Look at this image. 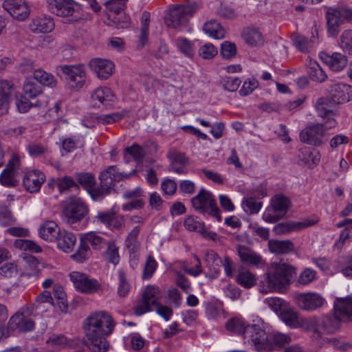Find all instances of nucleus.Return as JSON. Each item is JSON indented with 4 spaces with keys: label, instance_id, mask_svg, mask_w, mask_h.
Here are the masks:
<instances>
[{
    "label": "nucleus",
    "instance_id": "nucleus-1",
    "mask_svg": "<svg viewBox=\"0 0 352 352\" xmlns=\"http://www.w3.org/2000/svg\"><path fill=\"white\" fill-rule=\"evenodd\" d=\"M114 327V320L107 312L100 311L90 314L82 324L89 349L93 352H106L109 347L106 338L113 333Z\"/></svg>",
    "mask_w": 352,
    "mask_h": 352
},
{
    "label": "nucleus",
    "instance_id": "nucleus-2",
    "mask_svg": "<svg viewBox=\"0 0 352 352\" xmlns=\"http://www.w3.org/2000/svg\"><path fill=\"white\" fill-rule=\"evenodd\" d=\"M296 274V269L292 265L281 261L272 263L260 282V292L266 294L280 291L290 284Z\"/></svg>",
    "mask_w": 352,
    "mask_h": 352
},
{
    "label": "nucleus",
    "instance_id": "nucleus-3",
    "mask_svg": "<svg viewBox=\"0 0 352 352\" xmlns=\"http://www.w3.org/2000/svg\"><path fill=\"white\" fill-rule=\"evenodd\" d=\"M135 173V169L129 173H121L118 170L116 166H109L100 174V186L98 187L94 186L89 189L88 193L93 200L101 201L109 195L117 182L129 177Z\"/></svg>",
    "mask_w": 352,
    "mask_h": 352
},
{
    "label": "nucleus",
    "instance_id": "nucleus-4",
    "mask_svg": "<svg viewBox=\"0 0 352 352\" xmlns=\"http://www.w3.org/2000/svg\"><path fill=\"white\" fill-rule=\"evenodd\" d=\"M325 17L328 34L336 37L340 32L342 23H352V8L345 4L327 7Z\"/></svg>",
    "mask_w": 352,
    "mask_h": 352
},
{
    "label": "nucleus",
    "instance_id": "nucleus-5",
    "mask_svg": "<svg viewBox=\"0 0 352 352\" xmlns=\"http://www.w3.org/2000/svg\"><path fill=\"white\" fill-rule=\"evenodd\" d=\"M199 9V6L196 3L173 6L166 18V24L169 27L178 28L185 25Z\"/></svg>",
    "mask_w": 352,
    "mask_h": 352
},
{
    "label": "nucleus",
    "instance_id": "nucleus-6",
    "mask_svg": "<svg viewBox=\"0 0 352 352\" xmlns=\"http://www.w3.org/2000/svg\"><path fill=\"white\" fill-rule=\"evenodd\" d=\"M191 203L193 208L199 212L207 213L215 217L218 221L221 220L219 209L210 192L202 188L198 194L192 198Z\"/></svg>",
    "mask_w": 352,
    "mask_h": 352
},
{
    "label": "nucleus",
    "instance_id": "nucleus-7",
    "mask_svg": "<svg viewBox=\"0 0 352 352\" xmlns=\"http://www.w3.org/2000/svg\"><path fill=\"white\" fill-rule=\"evenodd\" d=\"M290 201L283 195H276L271 201V206L266 208L263 219L268 223H274L283 218L287 213Z\"/></svg>",
    "mask_w": 352,
    "mask_h": 352
},
{
    "label": "nucleus",
    "instance_id": "nucleus-8",
    "mask_svg": "<svg viewBox=\"0 0 352 352\" xmlns=\"http://www.w3.org/2000/svg\"><path fill=\"white\" fill-rule=\"evenodd\" d=\"M57 69L65 76L68 88L73 91L81 89L85 82V72L81 65H60Z\"/></svg>",
    "mask_w": 352,
    "mask_h": 352
},
{
    "label": "nucleus",
    "instance_id": "nucleus-9",
    "mask_svg": "<svg viewBox=\"0 0 352 352\" xmlns=\"http://www.w3.org/2000/svg\"><path fill=\"white\" fill-rule=\"evenodd\" d=\"M89 212L88 206L79 198L69 197L63 213L68 223L80 221Z\"/></svg>",
    "mask_w": 352,
    "mask_h": 352
},
{
    "label": "nucleus",
    "instance_id": "nucleus-10",
    "mask_svg": "<svg viewBox=\"0 0 352 352\" xmlns=\"http://www.w3.org/2000/svg\"><path fill=\"white\" fill-rule=\"evenodd\" d=\"M337 104L333 102V100L329 98L322 97L317 99L315 103V108L318 115L326 120L325 124L327 128H333L336 126L337 122L334 119L335 108Z\"/></svg>",
    "mask_w": 352,
    "mask_h": 352
},
{
    "label": "nucleus",
    "instance_id": "nucleus-11",
    "mask_svg": "<svg viewBox=\"0 0 352 352\" xmlns=\"http://www.w3.org/2000/svg\"><path fill=\"white\" fill-rule=\"evenodd\" d=\"M71 281L74 288L79 292L85 294H93L100 288V285L97 280L89 278L84 273L72 272L69 274Z\"/></svg>",
    "mask_w": 352,
    "mask_h": 352
},
{
    "label": "nucleus",
    "instance_id": "nucleus-12",
    "mask_svg": "<svg viewBox=\"0 0 352 352\" xmlns=\"http://www.w3.org/2000/svg\"><path fill=\"white\" fill-rule=\"evenodd\" d=\"M329 129L326 127L325 123L310 125L301 131L299 135L300 140L302 142L309 145L320 146L322 144V138L326 130Z\"/></svg>",
    "mask_w": 352,
    "mask_h": 352
},
{
    "label": "nucleus",
    "instance_id": "nucleus-13",
    "mask_svg": "<svg viewBox=\"0 0 352 352\" xmlns=\"http://www.w3.org/2000/svg\"><path fill=\"white\" fill-rule=\"evenodd\" d=\"M243 339L245 342L254 345L261 350L267 345V336L265 331L257 324L247 325L244 331Z\"/></svg>",
    "mask_w": 352,
    "mask_h": 352
},
{
    "label": "nucleus",
    "instance_id": "nucleus-14",
    "mask_svg": "<svg viewBox=\"0 0 352 352\" xmlns=\"http://www.w3.org/2000/svg\"><path fill=\"white\" fill-rule=\"evenodd\" d=\"M328 93L333 103H345L352 99V86L341 82H332L329 85Z\"/></svg>",
    "mask_w": 352,
    "mask_h": 352
},
{
    "label": "nucleus",
    "instance_id": "nucleus-15",
    "mask_svg": "<svg viewBox=\"0 0 352 352\" xmlns=\"http://www.w3.org/2000/svg\"><path fill=\"white\" fill-rule=\"evenodd\" d=\"M90 69L101 80L109 78L113 74L114 69L113 63L107 60L100 58L91 59L89 63Z\"/></svg>",
    "mask_w": 352,
    "mask_h": 352
},
{
    "label": "nucleus",
    "instance_id": "nucleus-16",
    "mask_svg": "<svg viewBox=\"0 0 352 352\" xmlns=\"http://www.w3.org/2000/svg\"><path fill=\"white\" fill-rule=\"evenodd\" d=\"M19 164V160L16 156H13L12 159L9 160L6 168L0 175V182L2 185L7 187H14L18 184L16 175Z\"/></svg>",
    "mask_w": 352,
    "mask_h": 352
},
{
    "label": "nucleus",
    "instance_id": "nucleus-17",
    "mask_svg": "<svg viewBox=\"0 0 352 352\" xmlns=\"http://www.w3.org/2000/svg\"><path fill=\"white\" fill-rule=\"evenodd\" d=\"M45 181V176L38 170H33L25 173L23 184L27 191L34 193L39 191L42 184Z\"/></svg>",
    "mask_w": 352,
    "mask_h": 352
},
{
    "label": "nucleus",
    "instance_id": "nucleus-18",
    "mask_svg": "<svg viewBox=\"0 0 352 352\" xmlns=\"http://www.w3.org/2000/svg\"><path fill=\"white\" fill-rule=\"evenodd\" d=\"M298 306L303 310L311 311L321 307L325 300L315 293L300 294L296 297Z\"/></svg>",
    "mask_w": 352,
    "mask_h": 352
},
{
    "label": "nucleus",
    "instance_id": "nucleus-19",
    "mask_svg": "<svg viewBox=\"0 0 352 352\" xmlns=\"http://www.w3.org/2000/svg\"><path fill=\"white\" fill-rule=\"evenodd\" d=\"M54 26L53 19L47 15L34 17L29 23L30 31L34 34L49 33L54 30Z\"/></svg>",
    "mask_w": 352,
    "mask_h": 352
},
{
    "label": "nucleus",
    "instance_id": "nucleus-20",
    "mask_svg": "<svg viewBox=\"0 0 352 352\" xmlns=\"http://www.w3.org/2000/svg\"><path fill=\"white\" fill-rule=\"evenodd\" d=\"M47 7L52 13L62 17L72 16L74 12L73 0H51Z\"/></svg>",
    "mask_w": 352,
    "mask_h": 352
},
{
    "label": "nucleus",
    "instance_id": "nucleus-21",
    "mask_svg": "<svg viewBox=\"0 0 352 352\" xmlns=\"http://www.w3.org/2000/svg\"><path fill=\"white\" fill-rule=\"evenodd\" d=\"M6 10L13 18L23 21L26 19L30 14V10L26 4L22 0H14L12 2L2 4Z\"/></svg>",
    "mask_w": 352,
    "mask_h": 352
},
{
    "label": "nucleus",
    "instance_id": "nucleus-22",
    "mask_svg": "<svg viewBox=\"0 0 352 352\" xmlns=\"http://www.w3.org/2000/svg\"><path fill=\"white\" fill-rule=\"evenodd\" d=\"M114 94L108 87H98L91 94V100L94 107L100 108L103 106L109 108L114 100Z\"/></svg>",
    "mask_w": 352,
    "mask_h": 352
},
{
    "label": "nucleus",
    "instance_id": "nucleus-23",
    "mask_svg": "<svg viewBox=\"0 0 352 352\" xmlns=\"http://www.w3.org/2000/svg\"><path fill=\"white\" fill-rule=\"evenodd\" d=\"M335 314L333 315H327L320 318L317 321L318 330L324 333L331 334L338 331L341 326V320Z\"/></svg>",
    "mask_w": 352,
    "mask_h": 352
},
{
    "label": "nucleus",
    "instance_id": "nucleus-24",
    "mask_svg": "<svg viewBox=\"0 0 352 352\" xmlns=\"http://www.w3.org/2000/svg\"><path fill=\"white\" fill-rule=\"evenodd\" d=\"M317 221L305 220L303 221H287L278 223L274 227V231L277 234H285L292 231L300 230L313 226Z\"/></svg>",
    "mask_w": 352,
    "mask_h": 352
},
{
    "label": "nucleus",
    "instance_id": "nucleus-25",
    "mask_svg": "<svg viewBox=\"0 0 352 352\" xmlns=\"http://www.w3.org/2000/svg\"><path fill=\"white\" fill-rule=\"evenodd\" d=\"M29 316L23 313L22 307L19 312L11 317L10 324L21 333L31 331L34 329L35 324L32 320L26 318Z\"/></svg>",
    "mask_w": 352,
    "mask_h": 352
},
{
    "label": "nucleus",
    "instance_id": "nucleus-26",
    "mask_svg": "<svg viewBox=\"0 0 352 352\" xmlns=\"http://www.w3.org/2000/svg\"><path fill=\"white\" fill-rule=\"evenodd\" d=\"M334 313L343 321L352 320V298H338L334 302Z\"/></svg>",
    "mask_w": 352,
    "mask_h": 352
},
{
    "label": "nucleus",
    "instance_id": "nucleus-27",
    "mask_svg": "<svg viewBox=\"0 0 352 352\" xmlns=\"http://www.w3.org/2000/svg\"><path fill=\"white\" fill-rule=\"evenodd\" d=\"M206 260L208 262V265L209 267L212 269L215 273H219L220 268L219 266L216 267L215 266L210 265V262L211 261L213 263H216L217 265H219V263H222L225 273L227 276H232L233 275L234 270L233 263L228 256H225L223 260L221 261V258L215 252L211 251L210 252L207 253Z\"/></svg>",
    "mask_w": 352,
    "mask_h": 352
},
{
    "label": "nucleus",
    "instance_id": "nucleus-28",
    "mask_svg": "<svg viewBox=\"0 0 352 352\" xmlns=\"http://www.w3.org/2000/svg\"><path fill=\"white\" fill-rule=\"evenodd\" d=\"M320 57L331 70L336 72L342 70L348 63L347 57L339 52H334L331 55L322 54Z\"/></svg>",
    "mask_w": 352,
    "mask_h": 352
},
{
    "label": "nucleus",
    "instance_id": "nucleus-29",
    "mask_svg": "<svg viewBox=\"0 0 352 352\" xmlns=\"http://www.w3.org/2000/svg\"><path fill=\"white\" fill-rule=\"evenodd\" d=\"M238 254L242 262L258 267L264 265L262 256L245 246H239Z\"/></svg>",
    "mask_w": 352,
    "mask_h": 352
},
{
    "label": "nucleus",
    "instance_id": "nucleus-30",
    "mask_svg": "<svg viewBox=\"0 0 352 352\" xmlns=\"http://www.w3.org/2000/svg\"><path fill=\"white\" fill-rule=\"evenodd\" d=\"M55 241L58 249L68 253L73 250L76 243V236L74 233L63 230H60Z\"/></svg>",
    "mask_w": 352,
    "mask_h": 352
},
{
    "label": "nucleus",
    "instance_id": "nucleus-31",
    "mask_svg": "<svg viewBox=\"0 0 352 352\" xmlns=\"http://www.w3.org/2000/svg\"><path fill=\"white\" fill-rule=\"evenodd\" d=\"M12 88V84L9 81L0 79V116L8 112Z\"/></svg>",
    "mask_w": 352,
    "mask_h": 352
},
{
    "label": "nucleus",
    "instance_id": "nucleus-32",
    "mask_svg": "<svg viewBox=\"0 0 352 352\" xmlns=\"http://www.w3.org/2000/svg\"><path fill=\"white\" fill-rule=\"evenodd\" d=\"M61 230L53 221H45L39 228V236L50 242L55 241Z\"/></svg>",
    "mask_w": 352,
    "mask_h": 352
},
{
    "label": "nucleus",
    "instance_id": "nucleus-33",
    "mask_svg": "<svg viewBox=\"0 0 352 352\" xmlns=\"http://www.w3.org/2000/svg\"><path fill=\"white\" fill-rule=\"evenodd\" d=\"M280 320L287 326L292 328H297L300 325L298 313L289 304L278 314Z\"/></svg>",
    "mask_w": 352,
    "mask_h": 352
},
{
    "label": "nucleus",
    "instance_id": "nucleus-34",
    "mask_svg": "<svg viewBox=\"0 0 352 352\" xmlns=\"http://www.w3.org/2000/svg\"><path fill=\"white\" fill-rule=\"evenodd\" d=\"M307 74L312 80L318 82H322L327 78V75L320 65L312 59L307 63Z\"/></svg>",
    "mask_w": 352,
    "mask_h": 352
},
{
    "label": "nucleus",
    "instance_id": "nucleus-35",
    "mask_svg": "<svg viewBox=\"0 0 352 352\" xmlns=\"http://www.w3.org/2000/svg\"><path fill=\"white\" fill-rule=\"evenodd\" d=\"M268 246L270 250L276 254H287L294 250V244L289 240H270Z\"/></svg>",
    "mask_w": 352,
    "mask_h": 352
},
{
    "label": "nucleus",
    "instance_id": "nucleus-36",
    "mask_svg": "<svg viewBox=\"0 0 352 352\" xmlns=\"http://www.w3.org/2000/svg\"><path fill=\"white\" fill-rule=\"evenodd\" d=\"M81 241L85 242V245L91 244L92 248L97 250H100L106 244L107 241L96 232H89L82 234L80 236Z\"/></svg>",
    "mask_w": 352,
    "mask_h": 352
},
{
    "label": "nucleus",
    "instance_id": "nucleus-37",
    "mask_svg": "<svg viewBox=\"0 0 352 352\" xmlns=\"http://www.w3.org/2000/svg\"><path fill=\"white\" fill-rule=\"evenodd\" d=\"M33 76L34 80L43 86L55 87L57 85V80L55 77L52 74L47 73L43 69H36L34 72Z\"/></svg>",
    "mask_w": 352,
    "mask_h": 352
},
{
    "label": "nucleus",
    "instance_id": "nucleus-38",
    "mask_svg": "<svg viewBox=\"0 0 352 352\" xmlns=\"http://www.w3.org/2000/svg\"><path fill=\"white\" fill-rule=\"evenodd\" d=\"M203 30L208 36L216 39L223 38L225 36L224 30L215 20H210L206 23L204 25Z\"/></svg>",
    "mask_w": 352,
    "mask_h": 352
},
{
    "label": "nucleus",
    "instance_id": "nucleus-39",
    "mask_svg": "<svg viewBox=\"0 0 352 352\" xmlns=\"http://www.w3.org/2000/svg\"><path fill=\"white\" fill-rule=\"evenodd\" d=\"M236 282L245 288H250L256 284V277L248 270L241 268L239 270Z\"/></svg>",
    "mask_w": 352,
    "mask_h": 352
},
{
    "label": "nucleus",
    "instance_id": "nucleus-40",
    "mask_svg": "<svg viewBox=\"0 0 352 352\" xmlns=\"http://www.w3.org/2000/svg\"><path fill=\"white\" fill-rule=\"evenodd\" d=\"M299 152V158L307 164L310 165L311 162L316 164L320 160V154L315 149L311 151L309 148H303L300 149Z\"/></svg>",
    "mask_w": 352,
    "mask_h": 352
},
{
    "label": "nucleus",
    "instance_id": "nucleus-41",
    "mask_svg": "<svg viewBox=\"0 0 352 352\" xmlns=\"http://www.w3.org/2000/svg\"><path fill=\"white\" fill-rule=\"evenodd\" d=\"M24 96L34 98L42 92V87L34 79L28 78L23 85Z\"/></svg>",
    "mask_w": 352,
    "mask_h": 352
},
{
    "label": "nucleus",
    "instance_id": "nucleus-42",
    "mask_svg": "<svg viewBox=\"0 0 352 352\" xmlns=\"http://www.w3.org/2000/svg\"><path fill=\"white\" fill-rule=\"evenodd\" d=\"M91 255V250L88 245L80 239V243L77 251L71 255V258L76 262L82 263L86 261Z\"/></svg>",
    "mask_w": 352,
    "mask_h": 352
},
{
    "label": "nucleus",
    "instance_id": "nucleus-43",
    "mask_svg": "<svg viewBox=\"0 0 352 352\" xmlns=\"http://www.w3.org/2000/svg\"><path fill=\"white\" fill-rule=\"evenodd\" d=\"M150 14L144 12L141 17V34L139 38L138 46L142 47L147 42L148 36Z\"/></svg>",
    "mask_w": 352,
    "mask_h": 352
},
{
    "label": "nucleus",
    "instance_id": "nucleus-44",
    "mask_svg": "<svg viewBox=\"0 0 352 352\" xmlns=\"http://www.w3.org/2000/svg\"><path fill=\"white\" fill-rule=\"evenodd\" d=\"M160 297V289L158 287L153 285L147 286L142 294V298L146 300L151 305L156 306Z\"/></svg>",
    "mask_w": 352,
    "mask_h": 352
},
{
    "label": "nucleus",
    "instance_id": "nucleus-45",
    "mask_svg": "<svg viewBox=\"0 0 352 352\" xmlns=\"http://www.w3.org/2000/svg\"><path fill=\"white\" fill-rule=\"evenodd\" d=\"M140 226H135L129 234L126 239V246L130 252L133 253L138 251L140 243L138 241V236L140 233Z\"/></svg>",
    "mask_w": 352,
    "mask_h": 352
},
{
    "label": "nucleus",
    "instance_id": "nucleus-46",
    "mask_svg": "<svg viewBox=\"0 0 352 352\" xmlns=\"http://www.w3.org/2000/svg\"><path fill=\"white\" fill-rule=\"evenodd\" d=\"M50 307V306L35 300L30 306L23 307V311L26 315L36 316L46 312Z\"/></svg>",
    "mask_w": 352,
    "mask_h": 352
},
{
    "label": "nucleus",
    "instance_id": "nucleus-47",
    "mask_svg": "<svg viewBox=\"0 0 352 352\" xmlns=\"http://www.w3.org/2000/svg\"><path fill=\"white\" fill-rule=\"evenodd\" d=\"M177 47L184 56L192 58L195 54L192 43L185 38H178L175 41Z\"/></svg>",
    "mask_w": 352,
    "mask_h": 352
},
{
    "label": "nucleus",
    "instance_id": "nucleus-48",
    "mask_svg": "<svg viewBox=\"0 0 352 352\" xmlns=\"http://www.w3.org/2000/svg\"><path fill=\"white\" fill-rule=\"evenodd\" d=\"M244 211L250 214H256L259 212L262 207V202L256 201L254 197H245L242 202Z\"/></svg>",
    "mask_w": 352,
    "mask_h": 352
},
{
    "label": "nucleus",
    "instance_id": "nucleus-49",
    "mask_svg": "<svg viewBox=\"0 0 352 352\" xmlns=\"http://www.w3.org/2000/svg\"><path fill=\"white\" fill-rule=\"evenodd\" d=\"M110 25L114 26L117 29L126 28L130 25V18L124 13L114 14L109 16Z\"/></svg>",
    "mask_w": 352,
    "mask_h": 352
},
{
    "label": "nucleus",
    "instance_id": "nucleus-50",
    "mask_svg": "<svg viewBox=\"0 0 352 352\" xmlns=\"http://www.w3.org/2000/svg\"><path fill=\"white\" fill-rule=\"evenodd\" d=\"M54 296L57 300V304L63 312H67L68 309L67 303L66 302V294L64 292L63 287L60 285H55L53 288Z\"/></svg>",
    "mask_w": 352,
    "mask_h": 352
},
{
    "label": "nucleus",
    "instance_id": "nucleus-51",
    "mask_svg": "<svg viewBox=\"0 0 352 352\" xmlns=\"http://www.w3.org/2000/svg\"><path fill=\"white\" fill-rule=\"evenodd\" d=\"M77 182L83 186L88 192L89 189L95 186L96 180L93 174L90 173H79L76 174Z\"/></svg>",
    "mask_w": 352,
    "mask_h": 352
},
{
    "label": "nucleus",
    "instance_id": "nucleus-52",
    "mask_svg": "<svg viewBox=\"0 0 352 352\" xmlns=\"http://www.w3.org/2000/svg\"><path fill=\"white\" fill-rule=\"evenodd\" d=\"M246 326L243 320L237 318L230 319L226 324V328L230 331L236 333H242L244 336V331Z\"/></svg>",
    "mask_w": 352,
    "mask_h": 352
},
{
    "label": "nucleus",
    "instance_id": "nucleus-53",
    "mask_svg": "<svg viewBox=\"0 0 352 352\" xmlns=\"http://www.w3.org/2000/svg\"><path fill=\"white\" fill-rule=\"evenodd\" d=\"M107 248L104 254V258L108 262L116 265L119 262L118 248L113 242L107 243Z\"/></svg>",
    "mask_w": 352,
    "mask_h": 352
},
{
    "label": "nucleus",
    "instance_id": "nucleus-54",
    "mask_svg": "<svg viewBox=\"0 0 352 352\" xmlns=\"http://www.w3.org/2000/svg\"><path fill=\"white\" fill-rule=\"evenodd\" d=\"M56 184L58 187V191L60 193L69 190L72 188H78V184L70 176H64L58 177L56 180Z\"/></svg>",
    "mask_w": 352,
    "mask_h": 352
},
{
    "label": "nucleus",
    "instance_id": "nucleus-55",
    "mask_svg": "<svg viewBox=\"0 0 352 352\" xmlns=\"http://www.w3.org/2000/svg\"><path fill=\"white\" fill-rule=\"evenodd\" d=\"M126 114L127 111L126 110H123L120 112L100 116L98 117V120L104 124H112L122 120L126 116Z\"/></svg>",
    "mask_w": 352,
    "mask_h": 352
},
{
    "label": "nucleus",
    "instance_id": "nucleus-56",
    "mask_svg": "<svg viewBox=\"0 0 352 352\" xmlns=\"http://www.w3.org/2000/svg\"><path fill=\"white\" fill-rule=\"evenodd\" d=\"M15 245L23 250H28L33 253H39L42 252V248L33 241L27 239L16 240Z\"/></svg>",
    "mask_w": 352,
    "mask_h": 352
},
{
    "label": "nucleus",
    "instance_id": "nucleus-57",
    "mask_svg": "<svg viewBox=\"0 0 352 352\" xmlns=\"http://www.w3.org/2000/svg\"><path fill=\"white\" fill-rule=\"evenodd\" d=\"M144 154V149L137 144H133L124 149V157L127 159L128 155H130L137 162L141 161Z\"/></svg>",
    "mask_w": 352,
    "mask_h": 352
},
{
    "label": "nucleus",
    "instance_id": "nucleus-58",
    "mask_svg": "<svg viewBox=\"0 0 352 352\" xmlns=\"http://www.w3.org/2000/svg\"><path fill=\"white\" fill-rule=\"evenodd\" d=\"M340 46L346 52L352 54V30H344L340 38Z\"/></svg>",
    "mask_w": 352,
    "mask_h": 352
},
{
    "label": "nucleus",
    "instance_id": "nucleus-59",
    "mask_svg": "<svg viewBox=\"0 0 352 352\" xmlns=\"http://www.w3.org/2000/svg\"><path fill=\"white\" fill-rule=\"evenodd\" d=\"M18 273L17 265L13 263H6L0 267V275L6 278H14Z\"/></svg>",
    "mask_w": 352,
    "mask_h": 352
},
{
    "label": "nucleus",
    "instance_id": "nucleus-60",
    "mask_svg": "<svg viewBox=\"0 0 352 352\" xmlns=\"http://www.w3.org/2000/svg\"><path fill=\"white\" fill-rule=\"evenodd\" d=\"M245 41L253 46L259 45L262 43V35L256 29L248 30L243 34Z\"/></svg>",
    "mask_w": 352,
    "mask_h": 352
},
{
    "label": "nucleus",
    "instance_id": "nucleus-61",
    "mask_svg": "<svg viewBox=\"0 0 352 352\" xmlns=\"http://www.w3.org/2000/svg\"><path fill=\"white\" fill-rule=\"evenodd\" d=\"M218 53L217 48L211 43H206L198 50L199 56L203 59H211Z\"/></svg>",
    "mask_w": 352,
    "mask_h": 352
},
{
    "label": "nucleus",
    "instance_id": "nucleus-62",
    "mask_svg": "<svg viewBox=\"0 0 352 352\" xmlns=\"http://www.w3.org/2000/svg\"><path fill=\"white\" fill-rule=\"evenodd\" d=\"M127 0H107L104 4L107 9L113 14H120L124 11Z\"/></svg>",
    "mask_w": 352,
    "mask_h": 352
},
{
    "label": "nucleus",
    "instance_id": "nucleus-63",
    "mask_svg": "<svg viewBox=\"0 0 352 352\" xmlns=\"http://www.w3.org/2000/svg\"><path fill=\"white\" fill-rule=\"evenodd\" d=\"M118 276L119 283L118 287V293L120 297H124L128 294L131 289V285L126 280L125 273L122 270H120L118 272Z\"/></svg>",
    "mask_w": 352,
    "mask_h": 352
},
{
    "label": "nucleus",
    "instance_id": "nucleus-64",
    "mask_svg": "<svg viewBox=\"0 0 352 352\" xmlns=\"http://www.w3.org/2000/svg\"><path fill=\"white\" fill-rule=\"evenodd\" d=\"M265 302L278 315L283 311L288 305L285 300L280 298H270L265 300Z\"/></svg>",
    "mask_w": 352,
    "mask_h": 352
}]
</instances>
